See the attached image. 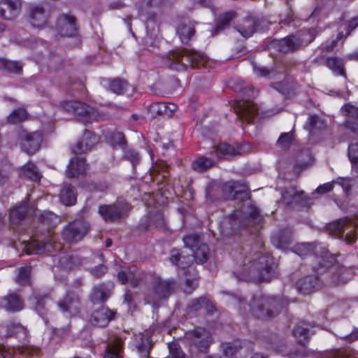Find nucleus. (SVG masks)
Here are the masks:
<instances>
[{"label":"nucleus","instance_id":"b1692460","mask_svg":"<svg viewBox=\"0 0 358 358\" xmlns=\"http://www.w3.org/2000/svg\"><path fill=\"white\" fill-rule=\"evenodd\" d=\"M134 345L143 358H148L151 348L149 333L145 331L134 334Z\"/></svg>","mask_w":358,"mask_h":358},{"label":"nucleus","instance_id":"4468645a","mask_svg":"<svg viewBox=\"0 0 358 358\" xmlns=\"http://www.w3.org/2000/svg\"><path fill=\"white\" fill-rule=\"evenodd\" d=\"M234 110L238 118L250 122L257 114L258 108L252 101L241 100L235 102Z\"/></svg>","mask_w":358,"mask_h":358},{"label":"nucleus","instance_id":"7ed1b4c3","mask_svg":"<svg viewBox=\"0 0 358 358\" xmlns=\"http://www.w3.org/2000/svg\"><path fill=\"white\" fill-rule=\"evenodd\" d=\"M234 299L238 303L243 305L241 308L245 311L247 310L248 305L243 304L242 299L240 297H235ZM248 307L249 310L255 317L266 320L275 317L282 308L286 307V303L275 297L255 296L253 298L252 302L248 305Z\"/></svg>","mask_w":358,"mask_h":358},{"label":"nucleus","instance_id":"37998d69","mask_svg":"<svg viewBox=\"0 0 358 358\" xmlns=\"http://www.w3.org/2000/svg\"><path fill=\"white\" fill-rule=\"evenodd\" d=\"M191 255L197 264H203L208 258L209 248L206 244L201 243Z\"/></svg>","mask_w":358,"mask_h":358},{"label":"nucleus","instance_id":"0e129e2a","mask_svg":"<svg viewBox=\"0 0 358 358\" xmlns=\"http://www.w3.org/2000/svg\"><path fill=\"white\" fill-rule=\"evenodd\" d=\"M150 111L152 115H164L166 113V103L156 102L150 106Z\"/></svg>","mask_w":358,"mask_h":358},{"label":"nucleus","instance_id":"412c9836","mask_svg":"<svg viewBox=\"0 0 358 358\" xmlns=\"http://www.w3.org/2000/svg\"><path fill=\"white\" fill-rule=\"evenodd\" d=\"M0 306L10 313L22 310L24 307V301L17 293L11 292L0 299Z\"/></svg>","mask_w":358,"mask_h":358},{"label":"nucleus","instance_id":"338daca9","mask_svg":"<svg viewBox=\"0 0 358 358\" xmlns=\"http://www.w3.org/2000/svg\"><path fill=\"white\" fill-rule=\"evenodd\" d=\"M348 157L350 161L358 160V143H351L349 145Z\"/></svg>","mask_w":358,"mask_h":358},{"label":"nucleus","instance_id":"6ab92c4d","mask_svg":"<svg viewBox=\"0 0 358 358\" xmlns=\"http://www.w3.org/2000/svg\"><path fill=\"white\" fill-rule=\"evenodd\" d=\"M115 312L108 307L102 306L91 315L90 322L95 327H105L114 319Z\"/></svg>","mask_w":358,"mask_h":358},{"label":"nucleus","instance_id":"a19ab883","mask_svg":"<svg viewBox=\"0 0 358 358\" xmlns=\"http://www.w3.org/2000/svg\"><path fill=\"white\" fill-rule=\"evenodd\" d=\"M214 165V162L210 158L200 157L192 163V168L196 172H204Z\"/></svg>","mask_w":358,"mask_h":358},{"label":"nucleus","instance_id":"7c9ffc66","mask_svg":"<svg viewBox=\"0 0 358 358\" xmlns=\"http://www.w3.org/2000/svg\"><path fill=\"white\" fill-rule=\"evenodd\" d=\"M110 289L103 284L94 287L90 296V300L93 303H104L110 296Z\"/></svg>","mask_w":358,"mask_h":358},{"label":"nucleus","instance_id":"c03bdc74","mask_svg":"<svg viewBox=\"0 0 358 358\" xmlns=\"http://www.w3.org/2000/svg\"><path fill=\"white\" fill-rule=\"evenodd\" d=\"M308 324L303 322L296 325L293 330L294 336L301 344H303L308 338Z\"/></svg>","mask_w":358,"mask_h":358},{"label":"nucleus","instance_id":"423d86ee","mask_svg":"<svg viewBox=\"0 0 358 358\" xmlns=\"http://www.w3.org/2000/svg\"><path fill=\"white\" fill-rule=\"evenodd\" d=\"M357 224L349 217H343L327 225V229L339 238H344L347 244H353L357 239Z\"/></svg>","mask_w":358,"mask_h":358},{"label":"nucleus","instance_id":"13d9d810","mask_svg":"<svg viewBox=\"0 0 358 358\" xmlns=\"http://www.w3.org/2000/svg\"><path fill=\"white\" fill-rule=\"evenodd\" d=\"M6 328L8 336H13L20 333L25 336L27 334V329L20 323L12 322L8 324Z\"/></svg>","mask_w":358,"mask_h":358},{"label":"nucleus","instance_id":"1a4fd4ad","mask_svg":"<svg viewBox=\"0 0 358 358\" xmlns=\"http://www.w3.org/2000/svg\"><path fill=\"white\" fill-rule=\"evenodd\" d=\"M261 219L259 210L251 204L250 201L246 200L243 202L241 212H236L233 215L231 218V224L234 226L238 223L246 226L250 222L252 224H258Z\"/></svg>","mask_w":358,"mask_h":358},{"label":"nucleus","instance_id":"20e7f679","mask_svg":"<svg viewBox=\"0 0 358 358\" xmlns=\"http://www.w3.org/2000/svg\"><path fill=\"white\" fill-rule=\"evenodd\" d=\"M167 64L169 69L182 71L189 68L206 67L208 58L201 52L185 48L171 52L169 54Z\"/></svg>","mask_w":358,"mask_h":358},{"label":"nucleus","instance_id":"f704fd0d","mask_svg":"<svg viewBox=\"0 0 358 358\" xmlns=\"http://www.w3.org/2000/svg\"><path fill=\"white\" fill-rule=\"evenodd\" d=\"M216 155L219 158L229 159L239 154V149L229 144L222 143L215 148Z\"/></svg>","mask_w":358,"mask_h":358},{"label":"nucleus","instance_id":"6e6552de","mask_svg":"<svg viewBox=\"0 0 358 358\" xmlns=\"http://www.w3.org/2000/svg\"><path fill=\"white\" fill-rule=\"evenodd\" d=\"M62 108L68 113L83 117L84 124L88 120H100L102 117L97 110L91 106L78 101H66L62 103Z\"/></svg>","mask_w":358,"mask_h":358},{"label":"nucleus","instance_id":"0eeeda50","mask_svg":"<svg viewBox=\"0 0 358 358\" xmlns=\"http://www.w3.org/2000/svg\"><path fill=\"white\" fill-rule=\"evenodd\" d=\"M131 208L130 204L124 200L118 199L111 205H101L99 213L106 222H117Z\"/></svg>","mask_w":358,"mask_h":358},{"label":"nucleus","instance_id":"e2e57ef3","mask_svg":"<svg viewBox=\"0 0 358 358\" xmlns=\"http://www.w3.org/2000/svg\"><path fill=\"white\" fill-rule=\"evenodd\" d=\"M169 349L172 358H185V355L178 344L176 343H170Z\"/></svg>","mask_w":358,"mask_h":358},{"label":"nucleus","instance_id":"de8ad7c7","mask_svg":"<svg viewBox=\"0 0 358 358\" xmlns=\"http://www.w3.org/2000/svg\"><path fill=\"white\" fill-rule=\"evenodd\" d=\"M316 246L312 243H299L295 246L294 251L295 252L301 257H305L306 256L310 255L315 250H316Z\"/></svg>","mask_w":358,"mask_h":358},{"label":"nucleus","instance_id":"dca6fc26","mask_svg":"<svg viewBox=\"0 0 358 358\" xmlns=\"http://www.w3.org/2000/svg\"><path fill=\"white\" fill-rule=\"evenodd\" d=\"M98 142V136L93 132L85 129L81 139L72 147V152L76 155L85 153L90 150Z\"/></svg>","mask_w":358,"mask_h":358},{"label":"nucleus","instance_id":"c9c22d12","mask_svg":"<svg viewBox=\"0 0 358 358\" xmlns=\"http://www.w3.org/2000/svg\"><path fill=\"white\" fill-rule=\"evenodd\" d=\"M177 33L181 41L186 43L194 34V24L192 22H182L178 26Z\"/></svg>","mask_w":358,"mask_h":358},{"label":"nucleus","instance_id":"09e8293b","mask_svg":"<svg viewBox=\"0 0 358 358\" xmlns=\"http://www.w3.org/2000/svg\"><path fill=\"white\" fill-rule=\"evenodd\" d=\"M27 110L24 108H20L15 109L8 117V121L12 124L20 123L27 118Z\"/></svg>","mask_w":358,"mask_h":358},{"label":"nucleus","instance_id":"5fc2aeb1","mask_svg":"<svg viewBox=\"0 0 358 358\" xmlns=\"http://www.w3.org/2000/svg\"><path fill=\"white\" fill-rule=\"evenodd\" d=\"M109 142L114 148L119 147L124 148L125 140L123 134L119 131L113 132L109 136Z\"/></svg>","mask_w":358,"mask_h":358},{"label":"nucleus","instance_id":"393cba45","mask_svg":"<svg viewBox=\"0 0 358 358\" xmlns=\"http://www.w3.org/2000/svg\"><path fill=\"white\" fill-rule=\"evenodd\" d=\"M140 225L145 230L162 228L164 225V216L159 211L150 213L148 217L141 220Z\"/></svg>","mask_w":358,"mask_h":358},{"label":"nucleus","instance_id":"a211bd4d","mask_svg":"<svg viewBox=\"0 0 358 358\" xmlns=\"http://www.w3.org/2000/svg\"><path fill=\"white\" fill-rule=\"evenodd\" d=\"M20 138L21 147L25 152L31 155L38 150L42 142V135L41 133H23Z\"/></svg>","mask_w":358,"mask_h":358},{"label":"nucleus","instance_id":"cd10ccee","mask_svg":"<svg viewBox=\"0 0 358 358\" xmlns=\"http://www.w3.org/2000/svg\"><path fill=\"white\" fill-rule=\"evenodd\" d=\"M87 165L83 158H75L70 162L66 171V175L69 178L78 177L85 173Z\"/></svg>","mask_w":358,"mask_h":358},{"label":"nucleus","instance_id":"603ef678","mask_svg":"<svg viewBox=\"0 0 358 358\" xmlns=\"http://www.w3.org/2000/svg\"><path fill=\"white\" fill-rule=\"evenodd\" d=\"M48 299V295L36 294L34 296L35 300V309L36 312L42 317H43L46 313L45 307V299Z\"/></svg>","mask_w":358,"mask_h":358},{"label":"nucleus","instance_id":"9d476101","mask_svg":"<svg viewBox=\"0 0 358 358\" xmlns=\"http://www.w3.org/2000/svg\"><path fill=\"white\" fill-rule=\"evenodd\" d=\"M313 39V36L310 33L306 32L299 36H289L279 41H274L273 45L280 52L287 53L294 51L301 46L308 45Z\"/></svg>","mask_w":358,"mask_h":358},{"label":"nucleus","instance_id":"39448f33","mask_svg":"<svg viewBox=\"0 0 358 358\" xmlns=\"http://www.w3.org/2000/svg\"><path fill=\"white\" fill-rule=\"evenodd\" d=\"M175 284V281L172 279L163 280L160 277H155L145 293V301L153 306H158L162 300L170 296Z\"/></svg>","mask_w":358,"mask_h":358},{"label":"nucleus","instance_id":"9b49d317","mask_svg":"<svg viewBox=\"0 0 358 358\" xmlns=\"http://www.w3.org/2000/svg\"><path fill=\"white\" fill-rule=\"evenodd\" d=\"M185 339L201 352H206L213 342L211 332L203 327H196L185 334Z\"/></svg>","mask_w":358,"mask_h":358},{"label":"nucleus","instance_id":"680f3d73","mask_svg":"<svg viewBox=\"0 0 358 358\" xmlns=\"http://www.w3.org/2000/svg\"><path fill=\"white\" fill-rule=\"evenodd\" d=\"M208 302V300L206 297L201 296L193 299L188 305V308L192 311H196L201 309Z\"/></svg>","mask_w":358,"mask_h":358},{"label":"nucleus","instance_id":"3c124183","mask_svg":"<svg viewBox=\"0 0 358 358\" xmlns=\"http://www.w3.org/2000/svg\"><path fill=\"white\" fill-rule=\"evenodd\" d=\"M341 111L348 120H358V107L351 103H345L341 108Z\"/></svg>","mask_w":358,"mask_h":358},{"label":"nucleus","instance_id":"bb28decb","mask_svg":"<svg viewBox=\"0 0 358 358\" xmlns=\"http://www.w3.org/2000/svg\"><path fill=\"white\" fill-rule=\"evenodd\" d=\"M169 260L173 264L185 268L192 263L194 259L191 254L185 255L178 250L173 249L171 251Z\"/></svg>","mask_w":358,"mask_h":358},{"label":"nucleus","instance_id":"f8f14e48","mask_svg":"<svg viewBox=\"0 0 358 358\" xmlns=\"http://www.w3.org/2000/svg\"><path fill=\"white\" fill-rule=\"evenodd\" d=\"M89 224L83 220H77L69 223L62 230V238L69 243L81 241L88 233Z\"/></svg>","mask_w":358,"mask_h":358},{"label":"nucleus","instance_id":"a878e982","mask_svg":"<svg viewBox=\"0 0 358 358\" xmlns=\"http://www.w3.org/2000/svg\"><path fill=\"white\" fill-rule=\"evenodd\" d=\"M117 279L122 284L129 282L133 287H136L139 283L141 274L137 271L136 267H130L119 271Z\"/></svg>","mask_w":358,"mask_h":358},{"label":"nucleus","instance_id":"f3484780","mask_svg":"<svg viewBox=\"0 0 358 358\" xmlns=\"http://www.w3.org/2000/svg\"><path fill=\"white\" fill-rule=\"evenodd\" d=\"M24 248L28 254L41 255L61 250V244L53 243L51 241L48 242L31 241L25 245Z\"/></svg>","mask_w":358,"mask_h":358},{"label":"nucleus","instance_id":"5701e85b","mask_svg":"<svg viewBox=\"0 0 358 358\" xmlns=\"http://www.w3.org/2000/svg\"><path fill=\"white\" fill-rule=\"evenodd\" d=\"M21 8L20 0H0V15L5 20L16 18Z\"/></svg>","mask_w":358,"mask_h":358},{"label":"nucleus","instance_id":"774afa93","mask_svg":"<svg viewBox=\"0 0 358 358\" xmlns=\"http://www.w3.org/2000/svg\"><path fill=\"white\" fill-rule=\"evenodd\" d=\"M339 336L348 343H352L358 340V329L355 328L350 334L339 335Z\"/></svg>","mask_w":358,"mask_h":358},{"label":"nucleus","instance_id":"6e6d98bb","mask_svg":"<svg viewBox=\"0 0 358 358\" xmlns=\"http://www.w3.org/2000/svg\"><path fill=\"white\" fill-rule=\"evenodd\" d=\"M31 273V267L25 266L19 269L18 275L16 278V282L22 285H27L29 282V275Z\"/></svg>","mask_w":358,"mask_h":358},{"label":"nucleus","instance_id":"473e14b6","mask_svg":"<svg viewBox=\"0 0 358 358\" xmlns=\"http://www.w3.org/2000/svg\"><path fill=\"white\" fill-rule=\"evenodd\" d=\"M325 66L338 76H345L344 62L337 57H329L325 60Z\"/></svg>","mask_w":358,"mask_h":358},{"label":"nucleus","instance_id":"79ce46f5","mask_svg":"<svg viewBox=\"0 0 358 358\" xmlns=\"http://www.w3.org/2000/svg\"><path fill=\"white\" fill-rule=\"evenodd\" d=\"M221 348L226 357H231L242 348V342L239 340L224 342L221 344Z\"/></svg>","mask_w":358,"mask_h":358},{"label":"nucleus","instance_id":"864d4df0","mask_svg":"<svg viewBox=\"0 0 358 358\" xmlns=\"http://www.w3.org/2000/svg\"><path fill=\"white\" fill-rule=\"evenodd\" d=\"M61 264L66 269H73L81 264V259L77 256H66L60 260Z\"/></svg>","mask_w":358,"mask_h":358},{"label":"nucleus","instance_id":"e433bc0d","mask_svg":"<svg viewBox=\"0 0 358 358\" xmlns=\"http://www.w3.org/2000/svg\"><path fill=\"white\" fill-rule=\"evenodd\" d=\"M255 20L254 18L249 17L244 20L243 22L237 27V31L244 38H249L255 33Z\"/></svg>","mask_w":358,"mask_h":358},{"label":"nucleus","instance_id":"58836bf2","mask_svg":"<svg viewBox=\"0 0 358 358\" xmlns=\"http://www.w3.org/2000/svg\"><path fill=\"white\" fill-rule=\"evenodd\" d=\"M27 212V203L25 201H22L10 211V219L11 222L13 223H18L24 218Z\"/></svg>","mask_w":358,"mask_h":358},{"label":"nucleus","instance_id":"72a5a7b5","mask_svg":"<svg viewBox=\"0 0 358 358\" xmlns=\"http://www.w3.org/2000/svg\"><path fill=\"white\" fill-rule=\"evenodd\" d=\"M272 243L278 248H284L291 242V232L286 229L275 233L271 238Z\"/></svg>","mask_w":358,"mask_h":358},{"label":"nucleus","instance_id":"aec40b11","mask_svg":"<svg viewBox=\"0 0 358 358\" xmlns=\"http://www.w3.org/2000/svg\"><path fill=\"white\" fill-rule=\"evenodd\" d=\"M29 22L34 27L41 28L45 25L48 15L41 4H31L29 9Z\"/></svg>","mask_w":358,"mask_h":358},{"label":"nucleus","instance_id":"2f4dec72","mask_svg":"<svg viewBox=\"0 0 358 358\" xmlns=\"http://www.w3.org/2000/svg\"><path fill=\"white\" fill-rule=\"evenodd\" d=\"M303 192L298 191L296 187H289L282 193V199L284 203L289 205L303 199Z\"/></svg>","mask_w":358,"mask_h":358},{"label":"nucleus","instance_id":"bf43d9fd","mask_svg":"<svg viewBox=\"0 0 358 358\" xmlns=\"http://www.w3.org/2000/svg\"><path fill=\"white\" fill-rule=\"evenodd\" d=\"M334 183L341 186L343 191L348 194L351 190L352 186L354 184V180L350 177L338 178L336 180L334 181Z\"/></svg>","mask_w":358,"mask_h":358},{"label":"nucleus","instance_id":"4d7b16f0","mask_svg":"<svg viewBox=\"0 0 358 358\" xmlns=\"http://www.w3.org/2000/svg\"><path fill=\"white\" fill-rule=\"evenodd\" d=\"M185 247L191 249L192 252L201 243L198 235H189L183 238Z\"/></svg>","mask_w":358,"mask_h":358},{"label":"nucleus","instance_id":"c85d7f7f","mask_svg":"<svg viewBox=\"0 0 358 358\" xmlns=\"http://www.w3.org/2000/svg\"><path fill=\"white\" fill-rule=\"evenodd\" d=\"M122 341L115 338L110 340L107 345L104 358H122Z\"/></svg>","mask_w":358,"mask_h":358},{"label":"nucleus","instance_id":"4c0bfd02","mask_svg":"<svg viewBox=\"0 0 358 358\" xmlns=\"http://www.w3.org/2000/svg\"><path fill=\"white\" fill-rule=\"evenodd\" d=\"M321 358H358V353L352 349L334 350L326 352Z\"/></svg>","mask_w":358,"mask_h":358},{"label":"nucleus","instance_id":"69168bd1","mask_svg":"<svg viewBox=\"0 0 358 358\" xmlns=\"http://www.w3.org/2000/svg\"><path fill=\"white\" fill-rule=\"evenodd\" d=\"M197 286L198 280L196 279H187L183 287V291L186 294H191Z\"/></svg>","mask_w":358,"mask_h":358},{"label":"nucleus","instance_id":"4be33fe9","mask_svg":"<svg viewBox=\"0 0 358 358\" xmlns=\"http://www.w3.org/2000/svg\"><path fill=\"white\" fill-rule=\"evenodd\" d=\"M320 287V280L315 275L305 276L296 282L297 291L302 294H310Z\"/></svg>","mask_w":358,"mask_h":358},{"label":"nucleus","instance_id":"052dcab7","mask_svg":"<svg viewBox=\"0 0 358 358\" xmlns=\"http://www.w3.org/2000/svg\"><path fill=\"white\" fill-rule=\"evenodd\" d=\"M292 141V134L291 132L284 133L279 137L277 143L279 147L283 149L288 148Z\"/></svg>","mask_w":358,"mask_h":358},{"label":"nucleus","instance_id":"2eb2a0df","mask_svg":"<svg viewBox=\"0 0 358 358\" xmlns=\"http://www.w3.org/2000/svg\"><path fill=\"white\" fill-rule=\"evenodd\" d=\"M57 29L64 37H72L77 33L76 18L69 15H62L57 19Z\"/></svg>","mask_w":358,"mask_h":358},{"label":"nucleus","instance_id":"ea45409f","mask_svg":"<svg viewBox=\"0 0 358 358\" xmlns=\"http://www.w3.org/2000/svg\"><path fill=\"white\" fill-rule=\"evenodd\" d=\"M20 176L27 178L34 182L41 180V174L36 166L33 163H27L20 169Z\"/></svg>","mask_w":358,"mask_h":358},{"label":"nucleus","instance_id":"f257e3e1","mask_svg":"<svg viewBox=\"0 0 358 358\" xmlns=\"http://www.w3.org/2000/svg\"><path fill=\"white\" fill-rule=\"evenodd\" d=\"M273 259L268 255L255 253L240 262L233 272L238 281H263L270 279Z\"/></svg>","mask_w":358,"mask_h":358},{"label":"nucleus","instance_id":"a18cd8bd","mask_svg":"<svg viewBox=\"0 0 358 358\" xmlns=\"http://www.w3.org/2000/svg\"><path fill=\"white\" fill-rule=\"evenodd\" d=\"M235 13L228 12L220 16L215 29V34L219 33L220 31L229 26V22L234 18Z\"/></svg>","mask_w":358,"mask_h":358},{"label":"nucleus","instance_id":"f03ea898","mask_svg":"<svg viewBox=\"0 0 358 358\" xmlns=\"http://www.w3.org/2000/svg\"><path fill=\"white\" fill-rule=\"evenodd\" d=\"M315 264L313 268L320 273L324 272L328 269L333 270L332 282L336 284L345 283L353 275L354 271L352 266H341L336 268L334 267L336 262V257L329 251L324 250L320 256L315 255L312 257Z\"/></svg>","mask_w":358,"mask_h":358},{"label":"nucleus","instance_id":"8fccbe9b","mask_svg":"<svg viewBox=\"0 0 358 358\" xmlns=\"http://www.w3.org/2000/svg\"><path fill=\"white\" fill-rule=\"evenodd\" d=\"M0 68L11 73H19L22 71V65L17 62L0 59Z\"/></svg>","mask_w":358,"mask_h":358},{"label":"nucleus","instance_id":"ddd939ff","mask_svg":"<svg viewBox=\"0 0 358 358\" xmlns=\"http://www.w3.org/2000/svg\"><path fill=\"white\" fill-rule=\"evenodd\" d=\"M58 307L66 317H73L80 313V301L79 297L72 293L66 295L58 301Z\"/></svg>","mask_w":358,"mask_h":358},{"label":"nucleus","instance_id":"49530a36","mask_svg":"<svg viewBox=\"0 0 358 358\" xmlns=\"http://www.w3.org/2000/svg\"><path fill=\"white\" fill-rule=\"evenodd\" d=\"M127 86V81L120 78H115L108 81L109 90L117 94H122Z\"/></svg>","mask_w":358,"mask_h":358},{"label":"nucleus","instance_id":"c756f323","mask_svg":"<svg viewBox=\"0 0 358 358\" xmlns=\"http://www.w3.org/2000/svg\"><path fill=\"white\" fill-rule=\"evenodd\" d=\"M59 199L65 206L74 205L77 200L76 189L71 185H64L59 193Z\"/></svg>","mask_w":358,"mask_h":358}]
</instances>
